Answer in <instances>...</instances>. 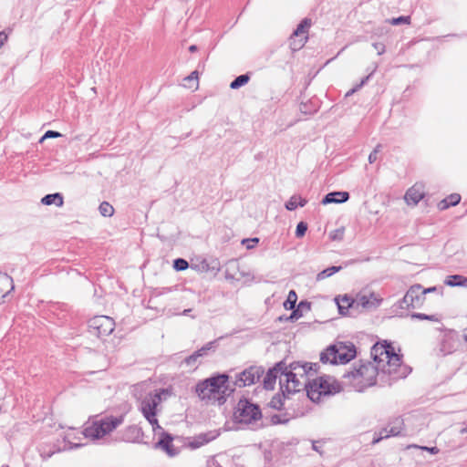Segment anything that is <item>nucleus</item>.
<instances>
[{
  "label": "nucleus",
  "instance_id": "obj_1",
  "mask_svg": "<svg viewBox=\"0 0 467 467\" xmlns=\"http://www.w3.org/2000/svg\"><path fill=\"white\" fill-rule=\"evenodd\" d=\"M371 357L373 361L360 362L343 375L347 382L358 391L375 385L378 378L381 384L390 385L410 372L389 344H375L371 348Z\"/></svg>",
  "mask_w": 467,
  "mask_h": 467
},
{
  "label": "nucleus",
  "instance_id": "obj_2",
  "mask_svg": "<svg viewBox=\"0 0 467 467\" xmlns=\"http://www.w3.org/2000/svg\"><path fill=\"white\" fill-rule=\"evenodd\" d=\"M234 389L228 386V376L219 374L206 379L196 385V393L202 400L208 403L219 405L226 401V398L231 395Z\"/></svg>",
  "mask_w": 467,
  "mask_h": 467
},
{
  "label": "nucleus",
  "instance_id": "obj_3",
  "mask_svg": "<svg viewBox=\"0 0 467 467\" xmlns=\"http://www.w3.org/2000/svg\"><path fill=\"white\" fill-rule=\"evenodd\" d=\"M171 394V393L168 389H160L155 390V392H150L147 394L140 402V410L155 432L157 430L162 431V428L159 425L156 418L158 407L163 400H166Z\"/></svg>",
  "mask_w": 467,
  "mask_h": 467
},
{
  "label": "nucleus",
  "instance_id": "obj_4",
  "mask_svg": "<svg viewBox=\"0 0 467 467\" xmlns=\"http://www.w3.org/2000/svg\"><path fill=\"white\" fill-rule=\"evenodd\" d=\"M122 422L123 416H107L87 425L80 434L92 441L99 440L116 430Z\"/></svg>",
  "mask_w": 467,
  "mask_h": 467
},
{
  "label": "nucleus",
  "instance_id": "obj_5",
  "mask_svg": "<svg viewBox=\"0 0 467 467\" xmlns=\"http://www.w3.org/2000/svg\"><path fill=\"white\" fill-rule=\"evenodd\" d=\"M356 354V348L353 344L338 342L321 352L320 361L330 364H346L353 359Z\"/></svg>",
  "mask_w": 467,
  "mask_h": 467
},
{
  "label": "nucleus",
  "instance_id": "obj_6",
  "mask_svg": "<svg viewBox=\"0 0 467 467\" xmlns=\"http://www.w3.org/2000/svg\"><path fill=\"white\" fill-rule=\"evenodd\" d=\"M339 391V386L331 378H318L308 382L307 397L314 402L320 400L322 396H328Z\"/></svg>",
  "mask_w": 467,
  "mask_h": 467
},
{
  "label": "nucleus",
  "instance_id": "obj_7",
  "mask_svg": "<svg viewBox=\"0 0 467 467\" xmlns=\"http://www.w3.org/2000/svg\"><path fill=\"white\" fill-rule=\"evenodd\" d=\"M234 417L239 422L249 424L260 420L262 413L258 405L251 403L247 400H240Z\"/></svg>",
  "mask_w": 467,
  "mask_h": 467
},
{
  "label": "nucleus",
  "instance_id": "obj_8",
  "mask_svg": "<svg viewBox=\"0 0 467 467\" xmlns=\"http://www.w3.org/2000/svg\"><path fill=\"white\" fill-rule=\"evenodd\" d=\"M114 327V320L107 316H97L88 321V333L99 338L110 335Z\"/></svg>",
  "mask_w": 467,
  "mask_h": 467
},
{
  "label": "nucleus",
  "instance_id": "obj_9",
  "mask_svg": "<svg viewBox=\"0 0 467 467\" xmlns=\"http://www.w3.org/2000/svg\"><path fill=\"white\" fill-rule=\"evenodd\" d=\"M312 25L310 18H304L289 37V48L295 52L300 50L308 39V30Z\"/></svg>",
  "mask_w": 467,
  "mask_h": 467
},
{
  "label": "nucleus",
  "instance_id": "obj_10",
  "mask_svg": "<svg viewBox=\"0 0 467 467\" xmlns=\"http://www.w3.org/2000/svg\"><path fill=\"white\" fill-rule=\"evenodd\" d=\"M308 379H301L295 374H285L279 376V384L283 394H293L306 389L308 386Z\"/></svg>",
  "mask_w": 467,
  "mask_h": 467
},
{
  "label": "nucleus",
  "instance_id": "obj_11",
  "mask_svg": "<svg viewBox=\"0 0 467 467\" xmlns=\"http://www.w3.org/2000/svg\"><path fill=\"white\" fill-rule=\"evenodd\" d=\"M421 288L422 286L419 284L411 285L403 296L400 302V307L403 308V305H405L407 308L420 307L425 299Z\"/></svg>",
  "mask_w": 467,
  "mask_h": 467
},
{
  "label": "nucleus",
  "instance_id": "obj_12",
  "mask_svg": "<svg viewBox=\"0 0 467 467\" xmlns=\"http://www.w3.org/2000/svg\"><path fill=\"white\" fill-rule=\"evenodd\" d=\"M382 302V298L373 293L362 291L356 296V309L359 307L362 310L372 311L378 308Z\"/></svg>",
  "mask_w": 467,
  "mask_h": 467
},
{
  "label": "nucleus",
  "instance_id": "obj_13",
  "mask_svg": "<svg viewBox=\"0 0 467 467\" xmlns=\"http://www.w3.org/2000/svg\"><path fill=\"white\" fill-rule=\"evenodd\" d=\"M261 367L251 366L236 376L234 385L243 388L254 384L264 374Z\"/></svg>",
  "mask_w": 467,
  "mask_h": 467
},
{
  "label": "nucleus",
  "instance_id": "obj_14",
  "mask_svg": "<svg viewBox=\"0 0 467 467\" xmlns=\"http://www.w3.org/2000/svg\"><path fill=\"white\" fill-rule=\"evenodd\" d=\"M284 370H286V364L284 361L277 363L273 368L269 369L264 378V387L266 389H273L275 380Z\"/></svg>",
  "mask_w": 467,
  "mask_h": 467
},
{
  "label": "nucleus",
  "instance_id": "obj_15",
  "mask_svg": "<svg viewBox=\"0 0 467 467\" xmlns=\"http://www.w3.org/2000/svg\"><path fill=\"white\" fill-rule=\"evenodd\" d=\"M173 438L171 434L162 432L161 438L156 443L155 447L163 450L169 456H175L178 451L172 444Z\"/></svg>",
  "mask_w": 467,
  "mask_h": 467
},
{
  "label": "nucleus",
  "instance_id": "obj_16",
  "mask_svg": "<svg viewBox=\"0 0 467 467\" xmlns=\"http://www.w3.org/2000/svg\"><path fill=\"white\" fill-rule=\"evenodd\" d=\"M423 197V186L421 184H415L407 191L404 199L408 204L416 205Z\"/></svg>",
  "mask_w": 467,
  "mask_h": 467
},
{
  "label": "nucleus",
  "instance_id": "obj_17",
  "mask_svg": "<svg viewBox=\"0 0 467 467\" xmlns=\"http://www.w3.org/2000/svg\"><path fill=\"white\" fill-rule=\"evenodd\" d=\"M307 363H300V362H293L288 367L286 366V370H284L285 374H295L296 377L301 379H307L309 375V370H307Z\"/></svg>",
  "mask_w": 467,
  "mask_h": 467
},
{
  "label": "nucleus",
  "instance_id": "obj_18",
  "mask_svg": "<svg viewBox=\"0 0 467 467\" xmlns=\"http://www.w3.org/2000/svg\"><path fill=\"white\" fill-rule=\"evenodd\" d=\"M338 311L341 315H347L349 310L356 309V297L352 298L347 295L336 298Z\"/></svg>",
  "mask_w": 467,
  "mask_h": 467
},
{
  "label": "nucleus",
  "instance_id": "obj_19",
  "mask_svg": "<svg viewBox=\"0 0 467 467\" xmlns=\"http://www.w3.org/2000/svg\"><path fill=\"white\" fill-rule=\"evenodd\" d=\"M349 199L348 192H332L325 195L321 203L324 205L329 203H342Z\"/></svg>",
  "mask_w": 467,
  "mask_h": 467
},
{
  "label": "nucleus",
  "instance_id": "obj_20",
  "mask_svg": "<svg viewBox=\"0 0 467 467\" xmlns=\"http://www.w3.org/2000/svg\"><path fill=\"white\" fill-rule=\"evenodd\" d=\"M14 289L13 279L7 274L0 273V302Z\"/></svg>",
  "mask_w": 467,
  "mask_h": 467
},
{
  "label": "nucleus",
  "instance_id": "obj_21",
  "mask_svg": "<svg viewBox=\"0 0 467 467\" xmlns=\"http://www.w3.org/2000/svg\"><path fill=\"white\" fill-rule=\"evenodd\" d=\"M41 202L44 205L55 204L57 207H60L63 205L64 202H63L62 194L59 192H56V193L47 194L46 196H44L41 200Z\"/></svg>",
  "mask_w": 467,
  "mask_h": 467
},
{
  "label": "nucleus",
  "instance_id": "obj_22",
  "mask_svg": "<svg viewBox=\"0 0 467 467\" xmlns=\"http://www.w3.org/2000/svg\"><path fill=\"white\" fill-rule=\"evenodd\" d=\"M307 201L304 198H302L299 195H293L290 197V199L285 203V208L288 211H294L298 206L304 207L306 204Z\"/></svg>",
  "mask_w": 467,
  "mask_h": 467
},
{
  "label": "nucleus",
  "instance_id": "obj_23",
  "mask_svg": "<svg viewBox=\"0 0 467 467\" xmlns=\"http://www.w3.org/2000/svg\"><path fill=\"white\" fill-rule=\"evenodd\" d=\"M198 75L197 70L192 71L189 76L183 78V86L188 88L196 89L199 85Z\"/></svg>",
  "mask_w": 467,
  "mask_h": 467
},
{
  "label": "nucleus",
  "instance_id": "obj_24",
  "mask_svg": "<svg viewBox=\"0 0 467 467\" xmlns=\"http://www.w3.org/2000/svg\"><path fill=\"white\" fill-rule=\"evenodd\" d=\"M444 283L449 286H460L464 285L467 283V278L462 275H454L448 276Z\"/></svg>",
  "mask_w": 467,
  "mask_h": 467
},
{
  "label": "nucleus",
  "instance_id": "obj_25",
  "mask_svg": "<svg viewBox=\"0 0 467 467\" xmlns=\"http://www.w3.org/2000/svg\"><path fill=\"white\" fill-rule=\"evenodd\" d=\"M217 348V340L210 341L202 347L200 349L196 350L194 353L200 358L208 355L210 350L215 351Z\"/></svg>",
  "mask_w": 467,
  "mask_h": 467
},
{
  "label": "nucleus",
  "instance_id": "obj_26",
  "mask_svg": "<svg viewBox=\"0 0 467 467\" xmlns=\"http://www.w3.org/2000/svg\"><path fill=\"white\" fill-rule=\"evenodd\" d=\"M214 438H215V436L214 435H211L210 433L200 434L192 442V446L193 448L201 447V446L208 443L209 441H213Z\"/></svg>",
  "mask_w": 467,
  "mask_h": 467
},
{
  "label": "nucleus",
  "instance_id": "obj_27",
  "mask_svg": "<svg viewBox=\"0 0 467 467\" xmlns=\"http://www.w3.org/2000/svg\"><path fill=\"white\" fill-rule=\"evenodd\" d=\"M388 427L389 429V432H390L392 436H398L401 434V431L403 430V421L401 419H395L392 422H390L388 425Z\"/></svg>",
  "mask_w": 467,
  "mask_h": 467
},
{
  "label": "nucleus",
  "instance_id": "obj_28",
  "mask_svg": "<svg viewBox=\"0 0 467 467\" xmlns=\"http://www.w3.org/2000/svg\"><path fill=\"white\" fill-rule=\"evenodd\" d=\"M250 79V75L249 73H246V74H243V75H240L238 76L237 78H235L230 84V88L232 89H237L241 87H243L244 85L247 84L248 81Z\"/></svg>",
  "mask_w": 467,
  "mask_h": 467
},
{
  "label": "nucleus",
  "instance_id": "obj_29",
  "mask_svg": "<svg viewBox=\"0 0 467 467\" xmlns=\"http://www.w3.org/2000/svg\"><path fill=\"white\" fill-rule=\"evenodd\" d=\"M411 318L420 319V320H429L432 322H441V315H426L422 313H413L411 314Z\"/></svg>",
  "mask_w": 467,
  "mask_h": 467
},
{
  "label": "nucleus",
  "instance_id": "obj_30",
  "mask_svg": "<svg viewBox=\"0 0 467 467\" xmlns=\"http://www.w3.org/2000/svg\"><path fill=\"white\" fill-rule=\"evenodd\" d=\"M297 301V295L295 290H290L287 296L286 300L284 302V307L287 310H292L295 308Z\"/></svg>",
  "mask_w": 467,
  "mask_h": 467
},
{
  "label": "nucleus",
  "instance_id": "obj_31",
  "mask_svg": "<svg viewBox=\"0 0 467 467\" xmlns=\"http://www.w3.org/2000/svg\"><path fill=\"white\" fill-rule=\"evenodd\" d=\"M341 266H331V267H328L323 271H321L320 273L317 274V280L320 281V280H323L327 277H329L331 276L332 275L339 272L341 270Z\"/></svg>",
  "mask_w": 467,
  "mask_h": 467
},
{
  "label": "nucleus",
  "instance_id": "obj_32",
  "mask_svg": "<svg viewBox=\"0 0 467 467\" xmlns=\"http://www.w3.org/2000/svg\"><path fill=\"white\" fill-rule=\"evenodd\" d=\"M376 68H377V65H374L372 71L368 76L363 78L359 84L356 85L353 88L348 90L346 93V97L351 96L354 93H356L358 89H360L368 82V80L370 78V77L372 76V74L376 70Z\"/></svg>",
  "mask_w": 467,
  "mask_h": 467
},
{
  "label": "nucleus",
  "instance_id": "obj_33",
  "mask_svg": "<svg viewBox=\"0 0 467 467\" xmlns=\"http://www.w3.org/2000/svg\"><path fill=\"white\" fill-rule=\"evenodd\" d=\"M99 210L100 214L105 217H110L114 213L113 206L108 202H101L99 207Z\"/></svg>",
  "mask_w": 467,
  "mask_h": 467
},
{
  "label": "nucleus",
  "instance_id": "obj_34",
  "mask_svg": "<svg viewBox=\"0 0 467 467\" xmlns=\"http://www.w3.org/2000/svg\"><path fill=\"white\" fill-rule=\"evenodd\" d=\"M389 23L392 26H399L401 24L409 25L410 23V16H401L399 17L391 18L389 20Z\"/></svg>",
  "mask_w": 467,
  "mask_h": 467
},
{
  "label": "nucleus",
  "instance_id": "obj_35",
  "mask_svg": "<svg viewBox=\"0 0 467 467\" xmlns=\"http://www.w3.org/2000/svg\"><path fill=\"white\" fill-rule=\"evenodd\" d=\"M173 267L177 271H183L189 267V264L185 259L177 258L173 261Z\"/></svg>",
  "mask_w": 467,
  "mask_h": 467
},
{
  "label": "nucleus",
  "instance_id": "obj_36",
  "mask_svg": "<svg viewBox=\"0 0 467 467\" xmlns=\"http://www.w3.org/2000/svg\"><path fill=\"white\" fill-rule=\"evenodd\" d=\"M269 406L275 410H281L283 407V400L280 395H275L269 402Z\"/></svg>",
  "mask_w": 467,
  "mask_h": 467
},
{
  "label": "nucleus",
  "instance_id": "obj_37",
  "mask_svg": "<svg viewBox=\"0 0 467 467\" xmlns=\"http://www.w3.org/2000/svg\"><path fill=\"white\" fill-rule=\"evenodd\" d=\"M307 230V224L305 222H300L296 225V236L298 238L303 237Z\"/></svg>",
  "mask_w": 467,
  "mask_h": 467
},
{
  "label": "nucleus",
  "instance_id": "obj_38",
  "mask_svg": "<svg viewBox=\"0 0 467 467\" xmlns=\"http://www.w3.org/2000/svg\"><path fill=\"white\" fill-rule=\"evenodd\" d=\"M329 237L333 241H341L344 237V228H338L329 234Z\"/></svg>",
  "mask_w": 467,
  "mask_h": 467
},
{
  "label": "nucleus",
  "instance_id": "obj_39",
  "mask_svg": "<svg viewBox=\"0 0 467 467\" xmlns=\"http://www.w3.org/2000/svg\"><path fill=\"white\" fill-rule=\"evenodd\" d=\"M198 359L199 358L196 356V354L193 352L192 355H190L189 357H187L184 360H183V363L186 365V366H189V367H195L197 362H198Z\"/></svg>",
  "mask_w": 467,
  "mask_h": 467
},
{
  "label": "nucleus",
  "instance_id": "obj_40",
  "mask_svg": "<svg viewBox=\"0 0 467 467\" xmlns=\"http://www.w3.org/2000/svg\"><path fill=\"white\" fill-rule=\"evenodd\" d=\"M381 144H378L375 149L368 155V162L374 163L378 159V153L381 150Z\"/></svg>",
  "mask_w": 467,
  "mask_h": 467
},
{
  "label": "nucleus",
  "instance_id": "obj_41",
  "mask_svg": "<svg viewBox=\"0 0 467 467\" xmlns=\"http://www.w3.org/2000/svg\"><path fill=\"white\" fill-rule=\"evenodd\" d=\"M259 243V238L244 239L242 244L246 246L248 250L253 249Z\"/></svg>",
  "mask_w": 467,
  "mask_h": 467
},
{
  "label": "nucleus",
  "instance_id": "obj_42",
  "mask_svg": "<svg viewBox=\"0 0 467 467\" xmlns=\"http://www.w3.org/2000/svg\"><path fill=\"white\" fill-rule=\"evenodd\" d=\"M446 199H448L451 206H455L461 202V195L458 193H452L446 197Z\"/></svg>",
  "mask_w": 467,
  "mask_h": 467
},
{
  "label": "nucleus",
  "instance_id": "obj_43",
  "mask_svg": "<svg viewBox=\"0 0 467 467\" xmlns=\"http://www.w3.org/2000/svg\"><path fill=\"white\" fill-rule=\"evenodd\" d=\"M61 137V134L58 131L55 130H47L43 137L40 139V142L44 141L46 139L49 138H58Z\"/></svg>",
  "mask_w": 467,
  "mask_h": 467
},
{
  "label": "nucleus",
  "instance_id": "obj_44",
  "mask_svg": "<svg viewBox=\"0 0 467 467\" xmlns=\"http://www.w3.org/2000/svg\"><path fill=\"white\" fill-rule=\"evenodd\" d=\"M389 429L388 426L386 428L382 429L379 431V437L375 441V442H378V441H379L382 439H386V438L391 437L392 435L390 434V432H389Z\"/></svg>",
  "mask_w": 467,
  "mask_h": 467
},
{
  "label": "nucleus",
  "instance_id": "obj_45",
  "mask_svg": "<svg viewBox=\"0 0 467 467\" xmlns=\"http://www.w3.org/2000/svg\"><path fill=\"white\" fill-rule=\"evenodd\" d=\"M451 206L450 202H448V199H443L438 203V208L441 211L446 210Z\"/></svg>",
  "mask_w": 467,
  "mask_h": 467
},
{
  "label": "nucleus",
  "instance_id": "obj_46",
  "mask_svg": "<svg viewBox=\"0 0 467 467\" xmlns=\"http://www.w3.org/2000/svg\"><path fill=\"white\" fill-rule=\"evenodd\" d=\"M292 310H293V312L291 313L290 317H288L289 320H291V321L296 320L302 316V314L300 313L298 308L296 310L295 309H292Z\"/></svg>",
  "mask_w": 467,
  "mask_h": 467
},
{
  "label": "nucleus",
  "instance_id": "obj_47",
  "mask_svg": "<svg viewBox=\"0 0 467 467\" xmlns=\"http://www.w3.org/2000/svg\"><path fill=\"white\" fill-rule=\"evenodd\" d=\"M318 367L319 366L317 363H307L306 368L307 370H309V375H313L314 373H316Z\"/></svg>",
  "mask_w": 467,
  "mask_h": 467
},
{
  "label": "nucleus",
  "instance_id": "obj_48",
  "mask_svg": "<svg viewBox=\"0 0 467 467\" xmlns=\"http://www.w3.org/2000/svg\"><path fill=\"white\" fill-rule=\"evenodd\" d=\"M65 440L70 444V448H78L82 444L78 442H74L70 440V434H67Z\"/></svg>",
  "mask_w": 467,
  "mask_h": 467
},
{
  "label": "nucleus",
  "instance_id": "obj_49",
  "mask_svg": "<svg viewBox=\"0 0 467 467\" xmlns=\"http://www.w3.org/2000/svg\"><path fill=\"white\" fill-rule=\"evenodd\" d=\"M8 36L5 31H0V47L7 41Z\"/></svg>",
  "mask_w": 467,
  "mask_h": 467
},
{
  "label": "nucleus",
  "instance_id": "obj_50",
  "mask_svg": "<svg viewBox=\"0 0 467 467\" xmlns=\"http://www.w3.org/2000/svg\"><path fill=\"white\" fill-rule=\"evenodd\" d=\"M272 422L275 423V424H278V423H285L287 421V420H281V417L279 415H274L272 416V419H271Z\"/></svg>",
  "mask_w": 467,
  "mask_h": 467
},
{
  "label": "nucleus",
  "instance_id": "obj_51",
  "mask_svg": "<svg viewBox=\"0 0 467 467\" xmlns=\"http://www.w3.org/2000/svg\"><path fill=\"white\" fill-rule=\"evenodd\" d=\"M437 290V287L436 286H432V287H429V288H421V291H422V294L425 296L426 294L428 293H432V292H435Z\"/></svg>",
  "mask_w": 467,
  "mask_h": 467
},
{
  "label": "nucleus",
  "instance_id": "obj_52",
  "mask_svg": "<svg viewBox=\"0 0 467 467\" xmlns=\"http://www.w3.org/2000/svg\"><path fill=\"white\" fill-rule=\"evenodd\" d=\"M317 441H313L312 448L314 451H317L318 453L322 454V451L320 450V446L317 445Z\"/></svg>",
  "mask_w": 467,
  "mask_h": 467
},
{
  "label": "nucleus",
  "instance_id": "obj_53",
  "mask_svg": "<svg viewBox=\"0 0 467 467\" xmlns=\"http://www.w3.org/2000/svg\"><path fill=\"white\" fill-rule=\"evenodd\" d=\"M423 449L429 451L430 452H431L433 454L438 453V451H439V449L437 447H431V448L424 447Z\"/></svg>",
  "mask_w": 467,
  "mask_h": 467
},
{
  "label": "nucleus",
  "instance_id": "obj_54",
  "mask_svg": "<svg viewBox=\"0 0 467 467\" xmlns=\"http://www.w3.org/2000/svg\"><path fill=\"white\" fill-rule=\"evenodd\" d=\"M127 431H130L132 433L133 432H138L139 429L136 426H130V427H128Z\"/></svg>",
  "mask_w": 467,
  "mask_h": 467
},
{
  "label": "nucleus",
  "instance_id": "obj_55",
  "mask_svg": "<svg viewBox=\"0 0 467 467\" xmlns=\"http://www.w3.org/2000/svg\"><path fill=\"white\" fill-rule=\"evenodd\" d=\"M305 306H307V308H309V304H308V303H306V302H303V301H302V302H300V303H299V305H298V309H299L300 307H305Z\"/></svg>",
  "mask_w": 467,
  "mask_h": 467
},
{
  "label": "nucleus",
  "instance_id": "obj_56",
  "mask_svg": "<svg viewBox=\"0 0 467 467\" xmlns=\"http://www.w3.org/2000/svg\"><path fill=\"white\" fill-rule=\"evenodd\" d=\"M300 110H301L302 112H304V113H307V110H306V104H303V103H302V104L300 105Z\"/></svg>",
  "mask_w": 467,
  "mask_h": 467
},
{
  "label": "nucleus",
  "instance_id": "obj_57",
  "mask_svg": "<svg viewBox=\"0 0 467 467\" xmlns=\"http://www.w3.org/2000/svg\"><path fill=\"white\" fill-rule=\"evenodd\" d=\"M196 49H197V46H195V45H192V46H190V47H189V50H190L191 52H193V51H195Z\"/></svg>",
  "mask_w": 467,
  "mask_h": 467
},
{
  "label": "nucleus",
  "instance_id": "obj_58",
  "mask_svg": "<svg viewBox=\"0 0 467 467\" xmlns=\"http://www.w3.org/2000/svg\"><path fill=\"white\" fill-rule=\"evenodd\" d=\"M460 432H461L462 434H465V433H467V427H466V428H462V429L460 431Z\"/></svg>",
  "mask_w": 467,
  "mask_h": 467
},
{
  "label": "nucleus",
  "instance_id": "obj_59",
  "mask_svg": "<svg viewBox=\"0 0 467 467\" xmlns=\"http://www.w3.org/2000/svg\"><path fill=\"white\" fill-rule=\"evenodd\" d=\"M191 311H192L191 309H185V310L183 311V313H182V314L186 316V315H188Z\"/></svg>",
  "mask_w": 467,
  "mask_h": 467
},
{
  "label": "nucleus",
  "instance_id": "obj_60",
  "mask_svg": "<svg viewBox=\"0 0 467 467\" xmlns=\"http://www.w3.org/2000/svg\"><path fill=\"white\" fill-rule=\"evenodd\" d=\"M464 340L467 342V334L464 336Z\"/></svg>",
  "mask_w": 467,
  "mask_h": 467
}]
</instances>
